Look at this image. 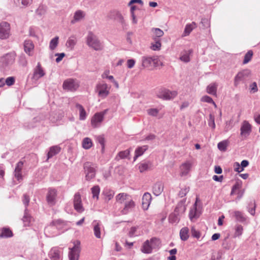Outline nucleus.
I'll return each instance as SVG.
<instances>
[{
  "label": "nucleus",
  "mask_w": 260,
  "mask_h": 260,
  "mask_svg": "<svg viewBox=\"0 0 260 260\" xmlns=\"http://www.w3.org/2000/svg\"><path fill=\"white\" fill-rule=\"evenodd\" d=\"M56 55L58 56V57L56 58V61L57 62H59L62 59L63 57L65 56V54L64 53H57L56 54Z\"/></svg>",
  "instance_id": "obj_62"
},
{
  "label": "nucleus",
  "mask_w": 260,
  "mask_h": 260,
  "mask_svg": "<svg viewBox=\"0 0 260 260\" xmlns=\"http://www.w3.org/2000/svg\"><path fill=\"white\" fill-rule=\"evenodd\" d=\"M29 197L27 194H25L23 196L22 202L25 206H27L29 203Z\"/></svg>",
  "instance_id": "obj_58"
},
{
  "label": "nucleus",
  "mask_w": 260,
  "mask_h": 260,
  "mask_svg": "<svg viewBox=\"0 0 260 260\" xmlns=\"http://www.w3.org/2000/svg\"><path fill=\"white\" fill-rule=\"evenodd\" d=\"M135 206V202L131 199H129L125 203L124 207L122 210L123 213L126 214L130 210L133 209Z\"/></svg>",
  "instance_id": "obj_26"
},
{
  "label": "nucleus",
  "mask_w": 260,
  "mask_h": 260,
  "mask_svg": "<svg viewBox=\"0 0 260 260\" xmlns=\"http://www.w3.org/2000/svg\"><path fill=\"white\" fill-rule=\"evenodd\" d=\"M110 88L111 86L106 83L104 82L99 83L96 85V91L100 97L104 99L109 95Z\"/></svg>",
  "instance_id": "obj_3"
},
{
  "label": "nucleus",
  "mask_w": 260,
  "mask_h": 260,
  "mask_svg": "<svg viewBox=\"0 0 260 260\" xmlns=\"http://www.w3.org/2000/svg\"><path fill=\"white\" fill-rule=\"evenodd\" d=\"M208 124L209 127H211L212 129H214L215 128V117L214 115L211 113L209 114V117L208 120Z\"/></svg>",
  "instance_id": "obj_45"
},
{
  "label": "nucleus",
  "mask_w": 260,
  "mask_h": 260,
  "mask_svg": "<svg viewBox=\"0 0 260 260\" xmlns=\"http://www.w3.org/2000/svg\"><path fill=\"white\" fill-rule=\"evenodd\" d=\"M201 101L202 102H206V103H208L212 104L215 107L216 106V104L213 101V99L211 97H210L209 96H208V95L203 96L202 98V99H201Z\"/></svg>",
  "instance_id": "obj_52"
},
{
  "label": "nucleus",
  "mask_w": 260,
  "mask_h": 260,
  "mask_svg": "<svg viewBox=\"0 0 260 260\" xmlns=\"http://www.w3.org/2000/svg\"><path fill=\"white\" fill-rule=\"evenodd\" d=\"M62 87L64 90L75 91L78 88L79 84L73 79H68L64 81Z\"/></svg>",
  "instance_id": "obj_11"
},
{
  "label": "nucleus",
  "mask_w": 260,
  "mask_h": 260,
  "mask_svg": "<svg viewBox=\"0 0 260 260\" xmlns=\"http://www.w3.org/2000/svg\"><path fill=\"white\" fill-rule=\"evenodd\" d=\"M60 151V147L58 146H54L50 147L48 153V158H50L58 154Z\"/></svg>",
  "instance_id": "obj_29"
},
{
  "label": "nucleus",
  "mask_w": 260,
  "mask_h": 260,
  "mask_svg": "<svg viewBox=\"0 0 260 260\" xmlns=\"http://www.w3.org/2000/svg\"><path fill=\"white\" fill-rule=\"evenodd\" d=\"M228 146V142L226 141H222L219 142L217 144V147L219 150L221 151H225Z\"/></svg>",
  "instance_id": "obj_49"
},
{
  "label": "nucleus",
  "mask_w": 260,
  "mask_h": 260,
  "mask_svg": "<svg viewBox=\"0 0 260 260\" xmlns=\"http://www.w3.org/2000/svg\"><path fill=\"white\" fill-rule=\"evenodd\" d=\"M233 215L235 216L236 221L240 222L246 221L247 218L244 214L239 211H235L233 212Z\"/></svg>",
  "instance_id": "obj_24"
},
{
  "label": "nucleus",
  "mask_w": 260,
  "mask_h": 260,
  "mask_svg": "<svg viewBox=\"0 0 260 260\" xmlns=\"http://www.w3.org/2000/svg\"><path fill=\"white\" fill-rule=\"evenodd\" d=\"M251 205H252V204L251 203ZM250 204H249V207H248V211L249 213L251 215L254 216L255 213V208H256V204L255 203H253V206L252 207H250Z\"/></svg>",
  "instance_id": "obj_56"
},
{
  "label": "nucleus",
  "mask_w": 260,
  "mask_h": 260,
  "mask_svg": "<svg viewBox=\"0 0 260 260\" xmlns=\"http://www.w3.org/2000/svg\"><path fill=\"white\" fill-rule=\"evenodd\" d=\"M147 149V146H143L137 148L135 150V156L134 157V161L136 160L137 157H138L140 156H141Z\"/></svg>",
  "instance_id": "obj_30"
},
{
  "label": "nucleus",
  "mask_w": 260,
  "mask_h": 260,
  "mask_svg": "<svg viewBox=\"0 0 260 260\" xmlns=\"http://www.w3.org/2000/svg\"><path fill=\"white\" fill-rule=\"evenodd\" d=\"M23 167V162L20 161L17 164L14 171V176L18 181H20L23 180V176L22 175Z\"/></svg>",
  "instance_id": "obj_14"
},
{
  "label": "nucleus",
  "mask_w": 260,
  "mask_h": 260,
  "mask_svg": "<svg viewBox=\"0 0 260 260\" xmlns=\"http://www.w3.org/2000/svg\"><path fill=\"white\" fill-rule=\"evenodd\" d=\"M103 194L105 196L104 199L105 201L108 202L113 198L114 192L111 190L106 189L103 191Z\"/></svg>",
  "instance_id": "obj_33"
},
{
  "label": "nucleus",
  "mask_w": 260,
  "mask_h": 260,
  "mask_svg": "<svg viewBox=\"0 0 260 260\" xmlns=\"http://www.w3.org/2000/svg\"><path fill=\"white\" fill-rule=\"evenodd\" d=\"M80 241L77 240L74 242V246L70 248L69 252L70 260H78L80 251Z\"/></svg>",
  "instance_id": "obj_8"
},
{
  "label": "nucleus",
  "mask_w": 260,
  "mask_h": 260,
  "mask_svg": "<svg viewBox=\"0 0 260 260\" xmlns=\"http://www.w3.org/2000/svg\"><path fill=\"white\" fill-rule=\"evenodd\" d=\"M94 234L97 238H101V228L100 227L99 223L94 224Z\"/></svg>",
  "instance_id": "obj_47"
},
{
  "label": "nucleus",
  "mask_w": 260,
  "mask_h": 260,
  "mask_svg": "<svg viewBox=\"0 0 260 260\" xmlns=\"http://www.w3.org/2000/svg\"><path fill=\"white\" fill-rule=\"evenodd\" d=\"M252 131V125L248 121L244 120L241 126L240 135L245 137H248Z\"/></svg>",
  "instance_id": "obj_12"
},
{
  "label": "nucleus",
  "mask_w": 260,
  "mask_h": 260,
  "mask_svg": "<svg viewBox=\"0 0 260 260\" xmlns=\"http://www.w3.org/2000/svg\"><path fill=\"white\" fill-rule=\"evenodd\" d=\"M13 236L12 232L8 228H3L0 237L9 238Z\"/></svg>",
  "instance_id": "obj_43"
},
{
  "label": "nucleus",
  "mask_w": 260,
  "mask_h": 260,
  "mask_svg": "<svg viewBox=\"0 0 260 260\" xmlns=\"http://www.w3.org/2000/svg\"><path fill=\"white\" fill-rule=\"evenodd\" d=\"M76 107L79 110V119L80 120H83L86 118V113L83 107V106L80 104H77Z\"/></svg>",
  "instance_id": "obj_38"
},
{
  "label": "nucleus",
  "mask_w": 260,
  "mask_h": 260,
  "mask_svg": "<svg viewBox=\"0 0 260 260\" xmlns=\"http://www.w3.org/2000/svg\"><path fill=\"white\" fill-rule=\"evenodd\" d=\"M57 191L56 189L49 188L46 194V201L49 205L54 206L56 203Z\"/></svg>",
  "instance_id": "obj_7"
},
{
  "label": "nucleus",
  "mask_w": 260,
  "mask_h": 260,
  "mask_svg": "<svg viewBox=\"0 0 260 260\" xmlns=\"http://www.w3.org/2000/svg\"><path fill=\"white\" fill-rule=\"evenodd\" d=\"M97 141L102 146L103 150L104 149L105 139L102 136H99L97 137Z\"/></svg>",
  "instance_id": "obj_57"
},
{
  "label": "nucleus",
  "mask_w": 260,
  "mask_h": 260,
  "mask_svg": "<svg viewBox=\"0 0 260 260\" xmlns=\"http://www.w3.org/2000/svg\"><path fill=\"white\" fill-rule=\"evenodd\" d=\"M22 220L24 226H29L33 220L32 217L26 212L24 213Z\"/></svg>",
  "instance_id": "obj_35"
},
{
  "label": "nucleus",
  "mask_w": 260,
  "mask_h": 260,
  "mask_svg": "<svg viewBox=\"0 0 260 260\" xmlns=\"http://www.w3.org/2000/svg\"><path fill=\"white\" fill-rule=\"evenodd\" d=\"M160 64V61L157 57H144L142 60V66L149 69L158 67Z\"/></svg>",
  "instance_id": "obj_4"
},
{
  "label": "nucleus",
  "mask_w": 260,
  "mask_h": 260,
  "mask_svg": "<svg viewBox=\"0 0 260 260\" xmlns=\"http://www.w3.org/2000/svg\"><path fill=\"white\" fill-rule=\"evenodd\" d=\"M74 206L75 209L78 212L81 213L84 211L81 195L78 192L76 193L74 196Z\"/></svg>",
  "instance_id": "obj_13"
},
{
  "label": "nucleus",
  "mask_w": 260,
  "mask_h": 260,
  "mask_svg": "<svg viewBox=\"0 0 260 260\" xmlns=\"http://www.w3.org/2000/svg\"><path fill=\"white\" fill-rule=\"evenodd\" d=\"M253 55V52L249 50L244 55V58L243 61V64L247 63L251 59Z\"/></svg>",
  "instance_id": "obj_48"
},
{
  "label": "nucleus",
  "mask_w": 260,
  "mask_h": 260,
  "mask_svg": "<svg viewBox=\"0 0 260 260\" xmlns=\"http://www.w3.org/2000/svg\"><path fill=\"white\" fill-rule=\"evenodd\" d=\"M150 244L153 249L158 248L160 246V241L156 238H152L150 240Z\"/></svg>",
  "instance_id": "obj_42"
},
{
  "label": "nucleus",
  "mask_w": 260,
  "mask_h": 260,
  "mask_svg": "<svg viewBox=\"0 0 260 260\" xmlns=\"http://www.w3.org/2000/svg\"><path fill=\"white\" fill-rule=\"evenodd\" d=\"M92 198L98 200L99 198V194L100 192V187L99 185H94L91 188Z\"/></svg>",
  "instance_id": "obj_31"
},
{
  "label": "nucleus",
  "mask_w": 260,
  "mask_h": 260,
  "mask_svg": "<svg viewBox=\"0 0 260 260\" xmlns=\"http://www.w3.org/2000/svg\"><path fill=\"white\" fill-rule=\"evenodd\" d=\"M24 51L29 55H31L34 48V45L32 41L26 40L24 43Z\"/></svg>",
  "instance_id": "obj_20"
},
{
  "label": "nucleus",
  "mask_w": 260,
  "mask_h": 260,
  "mask_svg": "<svg viewBox=\"0 0 260 260\" xmlns=\"http://www.w3.org/2000/svg\"><path fill=\"white\" fill-rule=\"evenodd\" d=\"M147 113L149 115L156 116L158 113V110L155 108L149 109L147 110Z\"/></svg>",
  "instance_id": "obj_53"
},
{
  "label": "nucleus",
  "mask_w": 260,
  "mask_h": 260,
  "mask_svg": "<svg viewBox=\"0 0 260 260\" xmlns=\"http://www.w3.org/2000/svg\"><path fill=\"white\" fill-rule=\"evenodd\" d=\"M249 73L250 72L249 70H243L241 72H239L235 77V86L237 87L240 83H244L246 80L247 78L248 77Z\"/></svg>",
  "instance_id": "obj_9"
},
{
  "label": "nucleus",
  "mask_w": 260,
  "mask_h": 260,
  "mask_svg": "<svg viewBox=\"0 0 260 260\" xmlns=\"http://www.w3.org/2000/svg\"><path fill=\"white\" fill-rule=\"evenodd\" d=\"M85 13L81 10H78L74 14V19L75 21H79L85 16Z\"/></svg>",
  "instance_id": "obj_44"
},
{
  "label": "nucleus",
  "mask_w": 260,
  "mask_h": 260,
  "mask_svg": "<svg viewBox=\"0 0 260 260\" xmlns=\"http://www.w3.org/2000/svg\"><path fill=\"white\" fill-rule=\"evenodd\" d=\"M152 31L153 32L154 36L157 38L162 37L164 34V31L158 28H152Z\"/></svg>",
  "instance_id": "obj_51"
},
{
  "label": "nucleus",
  "mask_w": 260,
  "mask_h": 260,
  "mask_svg": "<svg viewBox=\"0 0 260 260\" xmlns=\"http://www.w3.org/2000/svg\"><path fill=\"white\" fill-rule=\"evenodd\" d=\"M194 27L193 24H187L185 26L183 36H186L189 35L190 32L193 30Z\"/></svg>",
  "instance_id": "obj_50"
},
{
  "label": "nucleus",
  "mask_w": 260,
  "mask_h": 260,
  "mask_svg": "<svg viewBox=\"0 0 260 260\" xmlns=\"http://www.w3.org/2000/svg\"><path fill=\"white\" fill-rule=\"evenodd\" d=\"M108 110H105L104 111L96 113L91 119V124L94 128L100 126L101 123L104 120V116L107 113Z\"/></svg>",
  "instance_id": "obj_6"
},
{
  "label": "nucleus",
  "mask_w": 260,
  "mask_h": 260,
  "mask_svg": "<svg viewBox=\"0 0 260 260\" xmlns=\"http://www.w3.org/2000/svg\"><path fill=\"white\" fill-rule=\"evenodd\" d=\"M10 35V26L6 22H2L0 23V39H6Z\"/></svg>",
  "instance_id": "obj_10"
},
{
  "label": "nucleus",
  "mask_w": 260,
  "mask_h": 260,
  "mask_svg": "<svg viewBox=\"0 0 260 260\" xmlns=\"http://www.w3.org/2000/svg\"><path fill=\"white\" fill-rule=\"evenodd\" d=\"M235 171L239 173L243 171V169L239 165L238 162H235Z\"/></svg>",
  "instance_id": "obj_61"
},
{
  "label": "nucleus",
  "mask_w": 260,
  "mask_h": 260,
  "mask_svg": "<svg viewBox=\"0 0 260 260\" xmlns=\"http://www.w3.org/2000/svg\"><path fill=\"white\" fill-rule=\"evenodd\" d=\"M45 74V72L42 67L41 63L40 62L38 63L37 67L34 70L32 78L35 80H38L43 77Z\"/></svg>",
  "instance_id": "obj_15"
},
{
  "label": "nucleus",
  "mask_w": 260,
  "mask_h": 260,
  "mask_svg": "<svg viewBox=\"0 0 260 260\" xmlns=\"http://www.w3.org/2000/svg\"><path fill=\"white\" fill-rule=\"evenodd\" d=\"M254 120L257 124H260V114L254 115Z\"/></svg>",
  "instance_id": "obj_64"
},
{
  "label": "nucleus",
  "mask_w": 260,
  "mask_h": 260,
  "mask_svg": "<svg viewBox=\"0 0 260 260\" xmlns=\"http://www.w3.org/2000/svg\"><path fill=\"white\" fill-rule=\"evenodd\" d=\"M15 60V55L13 54H7L2 58V62L6 65L12 64Z\"/></svg>",
  "instance_id": "obj_22"
},
{
  "label": "nucleus",
  "mask_w": 260,
  "mask_h": 260,
  "mask_svg": "<svg viewBox=\"0 0 260 260\" xmlns=\"http://www.w3.org/2000/svg\"><path fill=\"white\" fill-rule=\"evenodd\" d=\"M130 154V151L128 149L119 152L115 156V159L119 161L121 159L127 158Z\"/></svg>",
  "instance_id": "obj_28"
},
{
  "label": "nucleus",
  "mask_w": 260,
  "mask_h": 260,
  "mask_svg": "<svg viewBox=\"0 0 260 260\" xmlns=\"http://www.w3.org/2000/svg\"><path fill=\"white\" fill-rule=\"evenodd\" d=\"M92 146V142L91 140L89 138H85L83 139L82 142V146L84 149H88Z\"/></svg>",
  "instance_id": "obj_41"
},
{
  "label": "nucleus",
  "mask_w": 260,
  "mask_h": 260,
  "mask_svg": "<svg viewBox=\"0 0 260 260\" xmlns=\"http://www.w3.org/2000/svg\"><path fill=\"white\" fill-rule=\"evenodd\" d=\"M243 232V226L240 224H236L235 226V233L234 235V237H239L241 236Z\"/></svg>",
  "instance_id": "obj_36"
},
{
  "label": "nucleus",
  "mask_w": 260,
  "mask_h": 260,
  "mask_svg": "<svg viewBox=\"0 0 260 260\" xmlns=\"http://www.w3.org/2000/svg\"><path fill=\"white\" fill-rule=\"evenodd\" d=\"M191 166L192 165L189 162H186L183 164L180 167V176L181 177H183L187 175L189 172Z\"/></svg>",
  "instance_id": "obj_17"
},
{
  "label": "nucleus",
  "mask_w": 260,
  "mask_h": 260,
  "mask_svg": "<svg viewBox=\"0 0 260 260\" xmlns=\"http://www.w3.org/2000/svg\"><path fill=\"white\" fill-rule=\"evenodd\" d=\"M210 26V19L208 17H202L201 22L199 24L200 29H204L209 28Z\"/></svg>",
  "instance_id": "obj_23"
},
{
  "label": "nucleus",
  "mask_w": 260,
  "mask_h": 260,
  "mask_svg": "<svg viewBox=\"0 0 260 260\" xmlns=\"http://www.w3.org/2000/svg\"><path fill=\"white\" fill-rule=\"evenodd\" d=\"M189 229L186 228H182L180 232V236L182 240L186 241L189 237Z\"/></svg>",
  "instance_id": "obj_34"
},
{
  "label": "nucleus",
  "mask_w": 260,
  "mask_h": 260,
  "mask_svg": "<svg viewBox=\"0 0 260 260\" xmlns=\"http://www.w3.org/2000/svg\"><path fill=\"white\" fill-rule=\"evenodd\" d=\"M191 53H192V51H184L181 52L180 56V59L184 62H188L190 61V57L189 55Z\"/></svg>",
  "instance_id": "obj_32"
},
{
  "label": "nucleus",
  "mask_w": 260,
  "mask_h": 260,
  "mask_svg": "<svg viewBox=\"0 0 260 260\" xmlns=\"http://www.w3.org/2000/svg\"><path fill=\"white\" fill-rule=\"evenodd\" d=\"M135 64V60L133 59H128L127 61V66L129 69H132Z\"/></svg>",
  "instance_id": "obj_59"
},
{
  "label": "nucleus",
  "mask_w": 260,
  "mask_h": 260,
  "mask_svg": "<svg viewBox=\"0 0 260 260\" xmlns=\"http://www.w3.org/2000/svg\"><path fill=\"white\" fill-rule=\"evenodd\" d=\"M177 95L176 91H170L166 89H161L157 92V96L164 100H169L174 98Z\"/></svg>",
  "instance_id": "obj_5"
},
{
  "label": "nucleus",
  "mask_w": 260,
  "mask_h": 260,
  "mask_svg": "<svg viewBox=\"0 0 260 260\" xmlns=\"http://www.w3.org/2000/svg\"><path fill=\"white\" fill-rule=\"evenodd\" d=\"M76 39L74 37H71L68 40L66 43V46L70 48V50H73L76 44Z\"/></svg>",
  "instance_id": "obj_37"
},
{
  "label": "nucleus",
  "mask_w": 260,
  "mask_h": 260,
  "mask_svg": "<svg viewBox=\"0 0 260 260\" xmlns=\"http://www.w3.org/2000/svg\"><path fill=\"white\" fill-rule=\"evenodd\" d=\"M151 167V164L150 162H143L139 165V169L141 173H143L148 170Z\"/></svg>",
  "instance_id": "obj_40"
},
{
  "label": "nucleus",
  "mask_w": 260,
  "mask_h": 260,
  "mask_svg": "<svg viewBox=\"0 0 260 260\" xmlns=\"http://www.w3.org/2000/svg\"><path fill=\"white\" fill-rule=\"evenodd\" d=\"M160 47L161 43L159 41H156V42L151 46V48L153 50H158L160 49Z\"/></svg>",
  "instance_id": "obj_55"
},
{
  "label": "nucleus",
  "mask_w": 260,
  "mask_h": 260,
  "mask_svg": "<svg viewBox=\"0 0 260 260\" xmlns=\"http://www.w3.org/2000/svg\"><path fill=\"white\" fill-rule=\"evenodd\" d=\"M58 37H55L52 39L49 44V48L51 50H53L58 45Z\"/></svg>",
  "instance_id": "obj_46"
},
{
  "label": "nucleus",
  "mask_w": 260,
  "mask_h": 260,
  "mask_svg": "<svg viewBox=\"0 0 260 260\" xmlns=\"http://www.w3.org/2000/svg\"><path fill=\"white\" fill-rule=\"evenodd\" d=\"M96 168V165L91 162L87 161L84 164L83 169L86 180L90 181L95 177Z\"/></svg>",
  "instance_id": "obj_1"
},
{
  "label": "nucleus",
  "mask_w": 260,
  "mask_h": 260,
  "mask_svg": "<svg viewBox=\"0 0 260 260\" xmlns=\"http://www.w3.org/2000/svg\"><path fill=\"white\" fill-rule=\"evenodd\" d=\"M176 210L177 208L175 209L174 213H172L169 216V220L171 223L178 222L180 220L178 214L176 213Z\"/></svg>",
  "instance_id": "obj_39"
},
{
  "label": "nucleus",
  "mask_w": 260,
  "mask_h": 260,
  "mask_svg": "<svg viewBox=\"0 0 260 260\" xmlns=\"http://www.w3.org/2000/svg\"><path fill=\"white\" fill-rule=\"evenodd\" d=\"M153 248L150 244L149 240H146L143 244L141 247V251L144 253H150L152 252Z\"/></svg>",
  "instance_id": "obj_25"
},
{
  "label": "nucleus",
  "mask_w": 260,
  "mask_h": 260,
  "mask_svg": "<svg viewBox=\"0 0 260 260\" xmlns=\"http://www.w3.org/2000/svg\"><path fill=\"white\" fill-rule=\"evenodd\" d=\"M164 190V184L161 182H156L153 187V192L155 196H158Z\"/></svg>",
  "instance_id": "obj_21"
},
{
  "label": "nucleus",
  "mask_w": 260,
  "mask_h": 260,
  "mask_svg": "<svg viewBox=\"0 0 260 260\" xmlns=\"http://www.w3.org/2000/svg\"><path fill=\"white\" fill-rule=\"evenodd\" d=\"M250 89L251 91H252L253 93H255L258 90L257 87V84L256 82H253L250 85Z\"/></svg>",
  "instance_id": "obj_60"
},
{
  "label": "nucleus",
  "mask_w": 260,
  "mask_h": 260,
  "mask_svg": "<svg viewBox=\"0 0 260 260\" xmlns=\"http://www.w3.org/2000/svg\"><path fill=\"white\" fill-rule=\"evenodd\" d=\"M60 251L57 248H53L49 252V257L52 260H60Z\"/></svg>",
  "instance_id": "obj_19"
},
{
  "label": "nucleus",
  "mask_w": 260,
  "mask_h": 260,
  "mask_svg": "<svg viewBox=\"0 0 260 260\" xmlns=\"http://www.w3.org/2000/svg\"><path fill=\"white\" fill-rule=\"evenodd\" d=\"M87 45L95 50H100L102 49V46L96 38L92 32H90L87 37Z\"/></svg>",
  "instance_id": "obj_2"
},
{
  "label": "nucleus",
  "mask_w": 260,
  "mask_h": 260,
  "mask_svg": "<svg viewBox=\"0 0 260 260\" xmlns=\"http://www.w3.org/2000/svg\"><path fill=\"white\" fill-rule=\"evenodd\" d=\"M15 78L13 77H9L7 78L5 81V83L8 86H11L15 83Z\"/></svg>",
  "instance_id": "obj_54"
},
{
  "label": "nucleus",
  "mask_w": 260,
  "mask_h": 260,
  "mask_svg": "<svg viewBox=\"0 0 260 260\" xmlns=\"http://www.w3.org/2000/svg\"><path fill=\"white\" fill-rule=\"evenodd\" d=\"M217 87L218 84L216 82H213L207 86L206 91L209 94L216 96Z\"/></svg>",
  "instance_id": "obj_18"
},
{
  "label": "nucleus",
  "mask_w": 260,
  "mask_h": 260,
  "mask_svg": "<svg viewBox=\"0 0 260 260\" xmlns=\"http://www.w3.org/2000/svg\"><path fill=\"white\" fill-rule=\"evenodd\" d=\"M151 201V195L148 192H146L144 194L142 198V207L144 210H147Z\"/></svg>",
  "instance_id": "obj_16"
},
{
  "label": "nucleus",
  "mask_w": 260,
  "mask_h": 260,
  "mask_svg": "<svg viewBox=\"0 0 260 260\" xmlns=\"http://www.w3.org/2000/svg\"><path fill=\"white\" fill-rule=\"evenodd\" d=\"M130 199V196L126 193H120L116 196V200L117 202L123 203L125 201H128Z\"/></svg>",
  "instance_id": "obj_27"
},
{
  "label": "nucleus",
  "mask_w": 260,
  "mask_h": 260,
  "mask_svg": "<svg viewBox=\"0 0 260 260\" xmlns=\"http://www.w3.org/2000/svg\"><path fill=\"white\" fill-rule=\"evenodd\" d=\"M223 179V176H217L214 175L213 176V179L215 181L221 182Z\"/></svg>",
  "instance_id": "obj_63"
}]
</instances>
